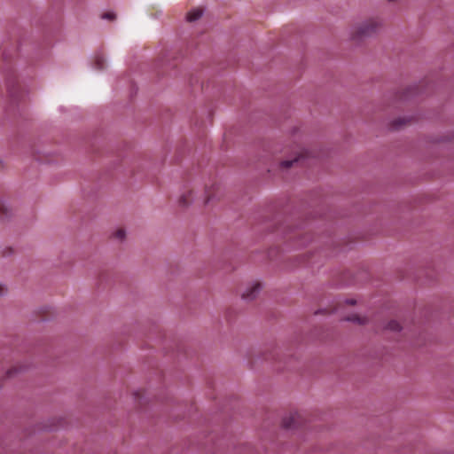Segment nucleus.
Returning <instances> with one entry per match:
<instances>
[{"mask_svg":"<svg viewBox=\"0 0 454 454\" xmlns=\"http://www.w3.org/2000/svg\"><path fill=\"white\" fill-rule=\"evenodd\" d=\"M7 289L4 286L0 284V296H3L6 294Z\"/></svg>","mask_w":454,"mask_h":454,"instance_id":"nucleus-13","label":"nucleus"},{"mask_svg":"<svg viewBox=\"0 0 454 454\" xmlns=\"http://www.w3.org/2000/svg\"><path fill=\"white\" fill-rule=\"evenodd\" d=\"M114 237L116 239L120 240V241L124 240V239H125V238H126V231H125V230H123V229H118L117 231H115L114 232Z\"/></svg>","mask_w":454,"mask_h":454,"instance_id":"nucleus-7","label":"nucleus"},{"mask_svg":"<svg viewBox=\"0 0 454 454\" xmlns=\"http://www.w3.org/2000/svg\"><path fill=\"white\" fill-rule=\"evenodd\" d=\"M95 64L97 66V68L102 69L104 67V64H105V59H104L103 56L97 55L95 57Z\"/></svg>","mask_w":454,"mask_h":454,"instance_id":"nucleus-10","label":"nucleus"},{"mask_svg":"<svg viewBox=\"0 0 454 454\" xmlns=\"http://www.w3.org/2000/svg\"><path fill=\"white\" fill-rule=\"evenodd\" d=\"M300 159V156H296L295 158L292 160H283L281 162V167L283 168H290L294 165V162H298Z\"/></svg>","mask_w":454,"mask_h":454,"instance_id":"nucleus-8","label":"nucleus"},{"mask_svg":"<svg viewBox=\"0 0 454 454\" xmlns=\"http://www.w3.org/2000/svg\"><path fill=\"white\" fill-rule=\"evenodd\" d=\"M346 303L354 305L356 303V301L354 299L346 300Z\"/></svg>","mask_w":454,"mask_h":454,"instance_id":"nucleus-14","label":"nucleus"},{"mask_svg":"<svg viewBox=\"0 0 454 454\" xmlns=\"http://www.w3.org/2000/svg\"><path fill=\"white\" fill-rule=\"evenodd\" d=\"M301 418L297 412L286 414L282 419V425L286 429H293L300 423Z\"/></svg>","mask_w":454,"mask_h":454,"instance_id":"nucleus-3","label":"nucleus"},{"mask_svg":"<svg viewBox=\"0 0 454 454\" xmlns=\"http://www.w3.org/2000/svg\"><path fill=\"white\" fill-rule=\"evenodd\" d=\"M202 14L203 12L200 9H193L187 13L186 19L191 22L196 21L202 16Z\"/></svg>","mask_w":454,"mask_h":454,"instance_id":"nucleus-4","label":"nucleus"},{"mask_svg":"<svg viewBox=\"0 0 454 454\" xmlns=\"http://www.w3.org/2000/svg\"><path fill=\"white\" fill-rule=\"evenodd\" d=\"M193 192L191 190L184 192L179 199V203L183 206L188 205L192 199Z\"/></svg>","mask_w":454,"mask_h":454,"instance_id":"nucleus-6","label":"nucleus"},{"mask_svg":"<svg viewBox=\"0 0 454 454\" xmlns=\"http://www.w3.org/2000/svg\"><path fill=\"white\" fill-rule=\"evenodd\" d=\"M387 328L391 330V331H400L401 330L400 324L397 321H395V320L390 321L387 324Z\"/></svg>","mask_w":454,"mask_h":454,"instance_id":"nucleus-9","label":"nucleus"},{"mask_svg":"<svg viewBox=\"0 0 454 454\" xmlns=\"http://www.w3.org/2000/svg\"><path fill=\"white\" fill-rule=\"evenodd\" d=\"M114 17H115V14L113 12L105 13L102 16L103 19H106V20H113V19H114Z\"/></svg>","mask_w":454,"mask_h":454,"instance_id":"nucleus-12","label":"nucleus"},{"mask_svg":"<svg viewBox=\"0 0 454 454\" xmlns=\"http://www.w3.org/2000/svg\"><path fill=\"white\" fill-rule=\"evenodd\" d=\"M346 321L352 322L357 325H364L367 323V318L365 317H360L358 315H352L349 317H347L345 318Z\"/></svg>","mask_w":454,"mask_h":454,"instance_id":"nucleus-5","label":"nucleus"},{"mask_svg":"<svg viewBox=\"0 0 454 454\" xmlns=\"http://www.w3.org/2000/svg\"><path fill=\"white\" fill-rule=\"evenodd\" d=\"M206 193H207V196H206V198L204 200V203L207 204V203L211 202L214 200V194H212L211 192L208 191V190L206 191Z\"/></svg>","mask_w":454,"mask_h":454,"instance_id":"nucleus-11","label":"nucleus"},{"mask_svg":"<svg viewBox=\"0 0 454 454\" xmlns=\"http://www.w3.org/2000/svg\"><path fill=\"white\" fill-rule=\"evenodd\" d=\"M262 288V286L260 281H248L239 289V296L246 302L253 301L258 297Z\"/></svg>","mask_w":454,"mask_h":454,"instance_id":"nucleus-2","label":"nucleus"},{"mask_svg":"<svg viewBox=\"0 0 454 454\" xmlns=\"http://www.w3.org/2000/svg\"><path fill=\"white\" fill-rule=\"evenodd\" d=\"M210 189H213V190H215H215H218V186L213 185V186H211V187H210Z\"/></svg>","mask_w":454,"mask_h":454,"instance_id":"nucleus-15","label":"nucleus"},{"mask_svg":"<svg viewBox=\"0 0 454 454\" xmlns=\"http://www.w3.org/2000/svg\"><path fill=\"white\" fill-rule=\"evenodd\" d=\"M383 23L379 19H368L351 27L349 39L361 41L377 35L382 28Z\"/></svg>","mask_w":454,"mask_h":454,"instance_id":"nucleus-1","label":"nucleus"}]
</instances>
